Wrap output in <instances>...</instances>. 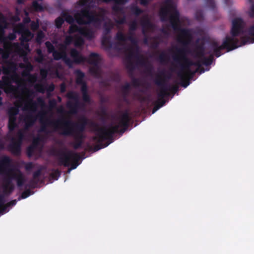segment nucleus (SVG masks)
Returning <instances> with one entry per match:
<instances>
[{
  "mask_svg": "<svg viewBox=\"0 0 254 254\" xmlns=\"http://www.w3.org/2000/svg\"><path fill=\"white\" fill-rule=\"evenodd\" d=\"M47 119H48V118H46L44 121H43L42 117L40 118V123L42 124V126L40 127V131L41 132H45L47 131V125L51 126V125L48 124ZM48 120L49 119H48ZM52 127L53 126H52Z\"/></svg>",
  "mask_w": 254,
  "mask_h": 254,
  "instance_id": "49530a36",
  "label": "nucleus"
},
{
  "mask_svg": "<svg viewBox=\"0 0 254 254\" xmlns=\"http://www.w3.org/2000/svg\"><path fill=\"white\" fill-rule=\"evenodd\" d=\"M246 32L248 35L253 37L251 38L248 36L243 37L241 38V46L254 43V25L249 27L247 29Z\"/></svg>",
  "mask_w": 254,
  "mask_h": 254,
  "instance_id": "aec40b11",
  "label": "nucleus"
},
{
  "mask_svg": "<svg viewBox=\"0 0 254 254\" xmlns=\"http://www.w3.org/2000/svg\"><path fill=\"white\" fill-rule=\"evenodd\" d=\"M199 69V68H198V67H197V68H196V69L195 71H192L190 69V71H189V70H187V71H183V72H184V74H185V75H186V76L188 77V78L190 79L191 78H192L193 77V76L194 75L195 73L196 72L198 71Z\"/></svg>",
  "mask_w": 254,
  "mask_h": 254,
  "instance_id": "6e6d98bb",
  "label": "nucleus"
},
{
  "mask_svg": "<svg viewBox=\"0 0 254 254\" xmlns=\"http://www.w3.org/2000/svg\"><path fill=\"white\" fill-rule=\"evenodd\" d=\"M127 40H128L131 42V43L134 45H137V41L135 38L134 37V33L132 32V33L130 34L129 33V35L127 36Z\"/></svg>",
  "mask_w": 254,
  "mask_h": 254,
  "instance_id": "052dcab7",
  "label": "nucleus"
},
{
  "mask_svg": "<svg viewBox=\"0 0 254 254\" xmlns=\"http://www.w3.org/2000/svg\"><path fill=\"white\" fill-rule=\"evenodd\" d=\"M48 124L52 126L55 130H61L60 134L66 136L75 137L77 134L83 133L86 127L88 125V119L85 117H82L79 122L75 123L70 120L62 118L53 121L47 119Z\"/></svg>",
  "mask_w": 254,
  "mask_h": 254,
  "instance_id": "7ed1b4c3",
  "label": "nucleus"
},
{
  "mask_svg": "<svg viewBox=\"0 0 254 254\" xmlns=\"http://www.w3.org/2000/svg\"><path fill=\"white\" fill-rule=\"evenodd\" d=\"M195 18L198 21H202L203 19V13L202 10H197L195 14Z\"/></svg>",
  "mask_w": 254,
  "mask_h": 254,
  "instance_id": "13d9d810",
  "label": "nucleus"
},
{
  "mask_svg": "<svg viewBox=\"0 0 254 254\" xmlns=\"http://www.w3.org/2000/svg\"><path fill=\"white\" fill-rule=\"evenodd\" d=\"M66 97L73 101H68L66 103V106L69 110V113L71 115L77 114L79 110L84 107V104L79 101L78 93L73 91H69L66 93Z\"/></svg>",
  "mask_w": 254,
  "mask_h": 254,
  "instance_id": "9d476101",
  "label": "nucleus"
},
{
  "mask_svg": "<svg viewBox=\"0 0 254 254\" xmlns=\"http://www.w3.org/2000/svg\"><path fill=\"white\" fill-rule=\"evenodd\" d=\"M169 14H170L169 21L172 28L175 31L180 32L178 41L183 45L182 48H175L176 53L172 56L174 62L179 64L181 68L180 71H190L191 66H195L199 68L201 66L200 61L193 62L187 57L188 54H191L190 50L186 47L191 38L190 31L188 29L181 27L180 13L172 0H166L164 6L159 10V15L162 21H166Z\"/></svg>",
  "mask_w": 254,
  "mask_h": 254,
  "instance_id": "f257e3e1",
  "label": "nucleus"
},
{
  "mask_svg": "<svg viewBox=\"0 0 254 254\" xmlns=\"http://www.w3.org/2000/svg\"><path fill=\"white\" fill-rule=\"evenodd\" d=\"M94 0H80L78 4L84 6L79 12L74 14L76 23L79 25L92 24L94 27L99 29L101 27L103 18L95 11L91 10L93 6Z\"/></svg>",
  "mask_w": 254,
  "mask_h": 254,
  "instance_id": "20e7f679",
  "label": "nucleus"
},
{
  "mask_svg": "<svg viewBox=\"0 0 254 254\" xmlns=\"http://www.w3.org/2000/svg\"><path fill=\"white\" fill-rule=\"evenodd\" d=\"M63 16L65 18L64 20H65L67 23L70 24H73L74 22V18L71 15L66 13H63Z\"/></svg>",
  "mask_w": 254,
  "mask_h": 254,
  "instance_id": "603ef678",
  "label": "nucleus"
},
{
  "mask_svg": "<svg viewBox=\"0 0 254 254\" xmlns=\"http://www.w3.org/2000/svg\"><path fill=\"white\" fill-rule=\"evenodd\" d=\"M80 155L79 153L68 151L61 152L59 157V165L65 167L70 166V169H75L80 164Z\"/></svg>",
  "mask_w": 254,
  "mask_h": 254,
  "instance_id": "6e6552de",
  "label": "nucleus"
},
{
  "mask_svg": "<svg viewBox=\"0 0 254 254\" xmlns=\"http://www.w3.org/2000/svg\"><path fill=\"white\" fill-rule=\"evenodd\" d=\"M7 24L5 17L0 13V37L3 39L4 34V29Z\"/></svg>",
  "mask_w": 254,
  "mask_h": 254,
  "instance_id": "cd10ccee",
  "label": "nucleus"
},
{
  "mask_svg": "<svg viewBox=\"0 0 254 254\" xmlns=\"http://www.w3.org/2000/svg\"><path fill=\"white\" fill-rule=\"evenodd\" d=\"M245 23L241 18H236L232 20V25L230 31L231 36L227 35L225 37H228L230 39V42L235 46H241L239 45L240 41L237 37L240 34L244 33Z\"/></svg>",
  "mask_w": 254,
  "mask_h": 254,
  "instance_id": "1a4fd4ad",
  "label": "nucleus"
},
{
  "mask_svg": "<svg viewBox=\"0 0 254 254\" xmlns=\"http://www.w3.org/2000/svg\"><path fill=\"white\" fill-rule=\"evenodd\" d=\"M116 39L121 42H125L127 40V36L120 31L117 33Z\"/></svg>",
  "mask_w": 254,
  "mask_h": 254,
  "instance_id": "37998d69",
  "label": "nucleus"
},
{
  "mask_svg": "<svg viewBox=\"0 0 254 254\" xmlns=\"http://www.w3.org/2000/svg\"><path fill=\"white\" fill-rule=\"evenodd\" d=\"M33 193V192H32L30 190H26L22 192L21 196L18 197V200H20L21 198L25 199Z\"/></svg>",
  "mask_w": 254,
  "mask_h": 254,
  "instance_id": "de8ad7c7",
  "label": "nucleus"
},
{
  "mask_svg": "<svg viewBox=\"0 0 254 254\" xmlns=\"http://www.w3.org/2000/svg\"><path fill=\"white\" fill-rule=\"evenodd\" d=\"M230 39L228 37H225L223 41L222 44L219 46L218 42L216 41L212 42L211 47L213 51L215 56L218 58L222 55L221 51L226 49L227 52L235 50L239 47V46H235L230 42Z\"/></svg>",
  "mask_w": 254,
  "mask_h": 254,
  "instance_id": "f8f14e48",
  "label": "nucleus"
},
{
  "mask_svg": "<svg viewBox=\"0 0 254 254\" xmlns=\"http://www.w3.org/2000/svg\"><path fill=\"white\" fill-rule=\"evenodd\" d=\"M113 28V25L111 22H105L103 26V36L102 38V44L103 46L109 45L111 46L110 40L111 36L110 33Z\"/></svg>",
  "mask_w": 254,
  "mask_h": 254,
  "instance_id": "f3484780",
  "label": "nucleus"
},
{
  "mask_svg": "<svg viewBox=\"0 0 254 254\" xmlns=\"http://www.w3.org/2000/svg\"><path fill=\"white\" fill-rule=\"evenodd\" d=\"M69 54L73 60H71L67 57L66 55L64 56L63 59L64 63L69 68L72 67L73 63L76 64H79L85 63L86 60V57L83 56L80 52L75 48L71 49Z\"/></svg>",
  "mask_w": 254,
  "mask_h": 254,
  "instance_id": "4468645a",
  "label": "nucleus"
},
{
  "mask_svg": "<svg viewBox=\"0 0 254 254\" xmlns=\"http://www.w3.org/2000/svg\"><path fill=\"white\" fill-rule=\"evenodd\" d=\"M3 73L6 75H9L11 72L15 73L16 70V64L13 62H7L6 66L2 67Z\"/></svg>",
  "mask_w": 254,
  "mask_h": 254,
  "instance_id": "b1692460",
  "label": "nucleus"
},
{
  "mask_svg": "<svg viewBox=\"0 0 254 254\" xmlns=\"http://www.w3.org/2000/svg\"><path fill=\"white\" fill-rule=\"evenodd\" d=\"M38 106L41 107L45 106V102L41 97L37 98L36 102L30 99L24 105L23 110L28 111L23 119L25 129H27L34 125L38 116L41 118L43 115H45V113H39L37 116L34 114L37 111Z\"/></svg>",
  "mask_w": 254,
  "mask_h": 254,
  "instance_id": "39448f33",
  "label": "nucleus"
},
{
  "mask_svg": "<svg viewBox=\"0 0 254 254\" xmlns=\"http://www.w3.org/2000/svg\"><path fill=\"white\" fill-rule=\"evenodd\" d=\"M39 142V138H36L34 139L32 144L27 147L26 149V154L28 157H31L33 155L34 151L37 148Z\"/></svg>",
  "mask_w": 254,
  "mask_h": 254,
  "instance_id": "393cba45",
  "label": "nucleus"
},
{
  "mask_svg": "<svg viewBox=\"0 0 254 254\" xmlns=\"http://www.w3.org/2000/svg\"><path fill=\"white\" fill-rule=\"evenodd\" d=\"M68 32L70 34L78 32L81 35L89 40L93 39L94 36V33L91 28L85 27H79L77 25L73 24H71L69 26Z\"/></svg>",
  "mask_w": 254,
  "mask_h": 254,
  "instance_id": "2eb2a0df",
  "label": "nucleus"
},
{
  "mask_svg": "<svg viewBox=\"0 0 254 254\" xmlns=\"http://www.w3.org/2000/svg\"><path fill=\"white\" fill-rule=\"evenodd\" d=\"M64 19L59 16L55 20V25L57 28H61L64 23Z\"/></svg>",
  "mask_w": 254,
  "mask_h": 254,
  "instance_id": "4d7b16f0",
  "label": "nucleus"
},
{
  "mask_svg": "<svg viewBox=\"0 0 254 254\" xmlns=\"http://www.w3.org/2000/svg\"><path fill=\"white\" fill-rule=\"evenodd\" d=\"M17 78V75L15 73L10 76H3L2 77L3 84L4 86V91L6 93L15 94L17 91V88L11 84Z\"/></svg>",
  "mask_w": 254,
  "mask_h": 254,
  "instance_id": "dca6fc26",
  "label": "nucleus"
},
{
  "mask_svg": "<svg viewBox=\"0 0 254 254\" xmlns=\"http://www.w3.org/2000/svg\"><path fill=\"white\" fill-rule=\"evenodd\" d=\"M11 162V158L7 156H3L0 159V174L6 175L3 179V191H6L8 187L13 185L12 181L15 180L16 177V173H13L12 170L10 168Z\"/></svg>",
  "mask_w": 254,
  "mask_h": 254,
  "instance_id": "0eeeda50",
  "label": "nucleus"
},
{
  "mask_svg": "<svg viewBox=\"0 0 254 254\" xmlns=\"http://www.w3.org/2000/svg\"><path fill=\"white\" fill-rule=\"evenodd\" d=\"M42 174V169L40 168L37 171H35L33 174V178L30 182L29 187L33 188L39 182V177Z\"/></svg>",
  "mask_w": 254,
  "mask_h": 254,
  "instance_id": "a878e982",
  "label": "nucleus"
},
{
  "mask_svg": "<svg viewBox=\"0 0 254 254\" xmlns=\"http://www.w3.org/2000/svg\"><path fill=\"white\" fill-rule=\"evenodd\" d=\"M207 6L212 10H215L216 5L214 0H205Z\"/></svg>",
  "mask_w": 254,
  "mask_h": 254,
  "instance_id": "864d4df0",
  "label": "nucleus"
},
{
  "mask_svg": "<svg viewBox=\"0 0 254 254\" xmlns=\"http://www.w3.org/2000/svg\"><path fill=\"white\" fill-rule=\"evenodd\" d=\"M169 59L168 55L164 51H162L158 55L157 58V60L160 62V63L163 64L168 63Z\"/></svg>",
  "mask_w": 254,
  "mask_h": 254,
  "instance_id": "72a5a7b5",
  "label": "nucleus"
},
{
  "mask_svg": "<svg viewBox=\"0 0 254 254\" xmlns=\"http://www.w3.org/2000/svg\"><path fill=\"white\" fill-rule=\"evenodd\" d=\"M178 76L180 78L181 80V85L184 88H186L189 85L190 82V79L186 76V75L182 71H179L178 72Z\"/></svg>",
  "mask_w": 254,
  "mask_h": 254,
  "instance_id": "bb28decb",
  "label": "nucleus"
},
{
  "mask_svg": "<svg viewBox=\"0 0 254 254\" xmlns=\"http://www.w3.org/2000/svg\"><path fill=\"white\" fill-rule=\"evenodd\" d=\"M55 88V86L54 83H51L49 85L46 86V90L47 91L48 95H50V93L54 91Z\"/></svg>",
  "mask_w": 254,
  "mask_h": 254,
  "instance_id": "e2e57ef3",
  "label": "nucleus"
},
{
  "mask_svg": "<svg viewBox=\"0 0 254 254\" xmlns=\"http://www.w3.org/2000/svg\"><path fill=\"white\" fill-rule=\"evenodd\" d=\"M131 84L134 87H139L140 85V81L138 78L133 77L131 79Z\"/></svg>",
  "mask_w": 254,
  "mask_h": 254,
  "instance_id": "338daca9",
  "label": "nucleus"
},
{
  "mask_svg": "<svg viewBox=\"0 0 254 254\" xmlns=\"http://www.w3.org/2000/svg\"><path fill=\"white\" fill-rule=\"evenodd\" d=\"M20 105H17L16 107H12L10 108L7 112L8 116L16 117L19 113V107Z\"/></svg>",
  "mask_w": 254,
  "mask_h": 254,
  "instance_id": "ea45409f",
  "label": "nucleus"
},
{
  "mask_svg": "<svg viewBox=\"0 0 254 254\" xmlns=\"http://www.w3.org/2000/svg\"><path fill=\"white\" fill-rule=\"evenodd\" d=\"M79 85H81L80 91L82 94L88 93V86L85 81Z\"/></svg>",
  "mask_w": 254,
  "mask_h": 254,
  "instance_id": "bf43d9fd",
  "label": "nucleus"
},
{
  "mask_svg": "<svg viewBox=\"0 0 254 254\" xmlns=\"http://www.w3.org/2000/svg\"><path fill=\"white\" fill-rule=\"evenodd\" d=\"M197 61H201V65L203 64L205 66H208L211 64L213 62V56L211 55L209 57H206L205 56H203L202 57H199Z\"/></svg>",
  "mask_w": 254,
  "mask_h": 254,
  "instance_id": "c85d7f7f",
  "label": "nucleus"
},
{
  "mask_svg": "<svg viewBox=\"0 0 254 254\" xmlns=\"http://www.w3.org/2000/svg\"><path fill=\"white\" fill-rule=\"evenodd\" d=\"M82 100L86 103L89 104L91 102V98L88 94V93L82 94Z\"/></svg>",
  "mask_w": 254,
  "mask_h": 254,
  "instance_id": "680f3d73",
  "label": "nucleus"
},
{
  "mask_svg": "<svg viewBox=\"0 0 254 254\" xmlns=\"http://www.w3.org/2000/svg\"><path fill=\"white\" fill-rule=\"evenodd\" d=\"M35 88L38 92L44 93L46 90V86L43 84H37L35 86Z\"/></svg>",
  "mask_w": 254,
  "mask_h": 254,
  "instance_id": "5fc2aeb1",
  "label": "nucleus"
},
{
  "mask_svg": "<svg viewBox=\"0 0 254 254\" xmlns=\"http://www.w3.org/2000/svg\"><path fill=\"white\" fill-rule=\"evenodd\" d=\"M130 120L129 112L126 110L117 118L118 124L115 126L111 125L108 127H100L97 123L91 122L90 126L95 131V136L93 137V140L98 143L94 146V151H97L111 143L115 133H124L128 127Z\"/></svg>",
  "mask_w": 254,
  "mask_h": 254,
  "instance_id": "f03ea898",
  "label": "nucleus"
},
{
  "mask_svg": "<svg viewBox=\"0 0 254 254\" xmlns=\"http://www.w3.org/2000/svg\"><path fill=\"white\" fill-rule=\"evenodd\" d=\"M74 45L76 47L82 46L84 43V40L81 36L75 35L74 37Z\"/></svg>",
  "mask_w": 254,
  "mask_h": 254,
  "instance_id": "4c0bfd02",
  "label": "nucleus"
},
{
  "mask_svg": "<svg viewBox=\"0 0 254 254\" xmlns=\"http://www.w3.org/2000/svg\"><path fill=\"white\" fill-rule=\"evenodd\" d=\"M100 116H101V120L103 121H105V117L107 116V110L105 108L101 109Z\"/></svg>",
  "mask_w": 254,
  "mask_h": 254,
  "instance_id": "0e129e2a",
  "label": "nucleus"
},
{
  "mask_svg": "<svg viewBox=\"0 0 254 254\" xmlns=\"http://www.w3.org/2000/svg\"><path fill=\"white\" fill-rule=\"evenodd\" d=\"M61 172L58 169H53L52 173L50 174L51 177L56 180H57L60 177Z\"/></svg>",
  "mask_w": 254,
  "mask_h": 254,
  "instance_id": "c03bdc74",
  "label": "nucleus"
},
{
  "mask_svg": "<svg viewBox=\"0 0 254 254\" xmlns=\"http://www.w3.org/2000/svg\"><path fill=\"white\" fill-rule=\"evenodd\" d=\"M116 22L117 24L122 25L124 24L126 22V17L125 15H124L122 17L119 16L118 19L116 20Z\"/></svg>",
  "mask_w": 254,
  "mask_h": 254,
  "instance_id": "69168bd1",
  "label": "nucleus"
},
{
  "mask_svg": "<svg viewBox=\"0 0 254 254\" xmlns=\"http://www.w3.org/2000/svg\"><path fill=\"white\" fill-rule=\"evenodd\" d=\"M141 24L143 28L152 29L153 27V24L150 22L147 18L143 19L141 21Z\"/></svg>",
  "mask_w": 254,
  "mask_h": 254,
  "instance_id": "79ce46f5",
  "label": "nucleus"
},
{
  "mask_svg": "<svg viewBox=\"0 0 254 254\" xmlns=\"http://www.w3.org/2000/svg\"><path fill=\"white\" fill-rule=\"evenodd\" d=\"M170 78V75H166L164 70L160 71L156 75L154 79V83L160 87V91L158 94L159 99L155 103V106L153 109L152 113H154L165 104V100L164 99V97L169 96V90H170V88L166 79H169Z\"/></svg>",
  "mask_w": 254,
  "mask_h": 254,
  "instance_id": "423d86ee",
  "label": "nucleus"
},
{
  "mask_svg": "<svg viewBox=\"0 0 254 254\" xmlns=\"http://www.w3.org/2000/svg\"><path fill=\"white\" fill-rule=\"evenodd\" d=\"M191 55L193 56L195 58L198 59L205 55V47L203 44H200L195 46L193 50H191Z\"/></svg>",
  "mask_w": 254,
  "mask_h": 254,
  "instance_id": "412c9836",
  "label": "nucleus"
},
{
  "mask_svg": "<svg viewBox=\"0 0 254 254\" xmlns=\"http://www.w3.org/2000/svg\"><path fill=\"white\" fill-rule=\"evenodd\" d=\"M106 2L113 1L114 4L112 6V10L115 12H119L122 10V8L120 5H124L127 3L128 0H101Z\"/></svg>",
  "mask_w": 254,
  "mask_h": 254,
  "instance_id": "4be33fe9",
  "label": "nucleus"
},
{
  "mask_svg": "<svg viewBox=\"0 0 254 254\" xmlns=\"http://www.w3.org/2000/svg\"><path fill=\"white\" fill-rule=\"evenodd\" d=\"M49 108L51 109H54L57 105V101L55 99H52L49 100L48 102Z\"/></svg>",
  "mask_w": 254,
  "mask_h": 254,
  "instance_id": "774afa93",
  "label": "nucleus"
},
{
  "mask_svg": "<svg viewBox=\"0 0 254 254\" xmlns=\"http://www.w3.org/2000/svg\"><path fill=\"white\" fill-rule=\"evenodd\" d=\"M24 138V133L22 130H19L16 133V137H12L10 144L8 146V150L14 155L18 156L20 154L21 145Z\"/></svg>",
  "mask_w": 254,
  "mask_h": 254,
  "instance_id": "ddd939ff",
  "label": "nucleus"
},
{
  "mask_svg": "<svg viewBox=\"0 0 254 254\" xmlns=\"http://www.w3.org/2000/svg\"><path fill=\"white\" fill-rule=\"evenodd\" d=\"M45 37L44 33L42 31H40L38 32L37 34V36L36 37V42L39 44H41L42 42V40Z\"/></svg>",
  "mask_w": 254,
  "mask_h": 254,
  "instance_id": "09e8293b",
  "label": "nucleus"
},
{
  "mask_svg": "<svg viewBox=\"0 0 254 254\" xmlns=\"http://www.w3.org/2000/svg\"><path fill=\"white\" fill-rule=\"evenodd\" d=\"M131 13L135 16H138L143 12V10L136 5H132L130 7Z\"/></svg>",
  "mask_w": 254,
  "mask_h": 254,
  "instance_id": "a19ab883",
  "label": "nucleus"
},
{
  "mask_svg": "<svg viewBox=\"0 0 254 254\" xmlns=\"http://www.w3.org/2000/svg\"><path fill=\"white\" fill-rule=\"evenodd\" d=\"M39 27V19H37L36 21H32L30 23V28L33 31H35L38 29Z\"/></svg>",
  "mask_w": 254,
  "mask_h": 254,
  "instance_id": "8fccbe9b",
  "label": "nucleus"
},
{
  "mask_svg": "<svg viewBox=\"0 0 254 254\" xmlns=\"http://www.w3.org/2000/svg\"><path fill=\"white\" fill-rule=\"evenodd\" d=\"M32 69L33 66L30 63H29L27 65L26 69L23 71L22 75L25 76H29L31 79L35 80L36 79V77L30 73V72L32 70Z\"/></svg>",
  "mask_w": 254,
  "mask_h": 254,
  "instance_id": "2f4dec72",
  "label": "nucleus"
},
{
  "mask_svg": "<svg viewBox=\"0 0 254 254\" xmlns=\"http://www.w3.org/2000/svg\"><path fill=\"white\" fill-rule=\"evenodd\" d=\"M126 51L127 54L126 56V60L127 61L126 66L130 71H133L135 69V65L133 62V59L136 58L137 60L139 59V57L137 55H135L133 48L129 47L126 49Z\"/></svg>",
  "mask_w": 254,
  "mask_h": 254,
  "instance_id": "a211bd4d",
  "label": "nucleus"
},
{
  "mask_svg": "<svg viewBox=\"0 0 254 254\" xmlns=\"http://www.w3.org/2000/svg\"><path fill=\"white\" fill-rule=\"evenodd\" d=\"M18 33L21 34L19 38L21 44L23 45L24 43L30 41L33 37L34 34L28 29L25 28L22 24L19 25V29Z\"/></svg>",
  "mask_w": 254,
  "mask_h": 254,
  "instance_id": "6ab92c4d",
  "label": "nucleus"
},
{
  "mask_svg": "<svg viewBox=\"0 0 254 254\" xmlns=\"http://www.w3.org/2000/svg\"><path fill=\"white\" fill-rule=\"evenodd\" d=\"M16 117L8 116V128L9 131H13L17 127Z\"/></svg>",
  "mask_w": 254,
  "mask_h": 254,
  "instance_id": "7c9ffc66",
  "label": "nucleus"
},
{
  "mask_svg": "<svg viewBox=\"0 0 254 254\" xmlns=\"http://www.w3.org/2000/svg\"><path fill=\"white\" fill-rule=\"evenodd\" d=\"M5 199L4 195H0V214H3L5 211L8 206H7V204H4Z\"/></svg>",
  "mask_w": 254,
  "mask_h": 254,
  "instance_id": "c9c22d12",
  "label": "nucleus"
},
{
  "mask_svg": "<svg viewBox=\"0 0 254 254\" xmlns=\"http://www.w3.org/2000/svg\"><path fill=\"white\" fill-rule=\"evenodd\" d=\"M74 74L76 75V83L79 84L84 82V78L85 77V74L80 69H76L74 71Z\"/></svg>",
  "mask_w": 254,
  "mask_h": 254,
  "instance_id": "c756f323",
  "label": "nucleus"
},
{
  "mask_svg": "<svg viewBox=\"0 0 254 254\" xmlns=\"http://www.w3.org/2000/svg\"><path fill=\"white\" fill-rule=\"evenodd\" d=\"M52 54L54 59L56 61H59L61 59L63 60L64 56L66 54L65 50H63L61 52H58L56 50Z\"/></svg>",
  "mask_w": 254,
  "mask_h": 254,
  "instance_id": "f704fd0d",
  "label": "nucleus"
},
{
  "mask_svg": "<svg viewBox=\"0 0 254 254\" xmlns=\"http://www.w3.org/2000/svg\"><path fill=\"white\" fill-rule=\"evenodd\" d=\"M130 89V84L128 82H126L124 85L122 86V92L125 97H127L128 96Z\"/></svg>",
  "mask_w": 254,
  "mask_h": 254,
  "instance_id": "58836bf2",
  "label": "nucleus"
},
{
  "mask_svg": "<svg viewBox=\"0 0 254 254\" xmlns=\"http://www.w3.org/2000/svg\"><path fill=\"white\" fill-rule=\"evenodd\" d=\"M137 23L136 20H133L129 24V32L131 34L132 32H133L137 29Z\"/></svg>",
  "mask_w": 254,
  "mask_h": 254,
  "instance_id": "a18cd8bd",
  "label": "nucleus"
},
{
  "mask_svg": "<svg viewBox=\"0 0 254 254\" xmlns=\"http://www.w3.org/2000/svg\"><path fill=\"white\" fill-rule=\"evenodd\" d=\"M86 58L85 62H87L89 64L93 65L89 68V73L95 77H99L101 75L99 66V64L101 61L100 55L98 53L92 52L89 54L88 58Z\"/></svg>",
  "mask_w": 254,
  "mask_h": 254,
  "instance_id": "9b49d317",
  "label": "nucleus"
},
{
  "mask_svg": "<svg viewBox=\"0 0 254 254\" xmlns=\"http://www.w3.org/2000/svg\"><path fill=\"white\" fill-rule=\"evenodd\" d=\"M31 8L36 12H42L44 10V8L42 4L39 3L37 0H33L31 4Z\"/></svg>",
  "mask_w": 254,
  "mask_h": 254,
  "instance_id": "473e14b6",
  "label": "nucleus"
},
{
  "mask_svg": "<svg viewBox=\"0 0 254 254\" xmlns=\"http://www.w3.org/2000/svg\"><path fill=\"white\" fill-rule=\"evenodd\" d=\"M45 46L49 53H53L56 51L55 47L50 41L46 42Z\"/></svg>",
  "mask_w": 254,
  "mask_h": 254,
  "instance_id": "3c124183",
  "label": "nucleus"
},
{
  "mask_svg": "<svg viewBox=\"0 0 254 254\" xmlns=\"http://www.w3.org/2000/svg\"><path fill=\"white\" fill-rule=\"evenodd\" d=\"M15 180H16L17 185L18 187L23 186L25 181L24 176L20 172H19V173L18 174H16Z\"/></svg>",
  "mask_w": 254,
  "mask_h": 254,
  "instance_id": "e433bc0d",
  "label": "nucleus"
},
{
  "mask_svg": "<svg viewBox=\"0 0 254 254\" xmlns=\"http://www.w3.org/2000/svg\"><path fill=\"white\" fill-rule=\"evenodd\" d=\"M73 138L74 141L71 143V145L72 146L73 148L75 150L81 148L83 144V140L84 139L83 133L79 134H77L76 136Z\"/></svg>",
  "mask_w": 254,
  "mask_h": 254,
  "instance_id": "5701e85b",
  "label": "nucleus"
}]
</instances>
